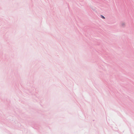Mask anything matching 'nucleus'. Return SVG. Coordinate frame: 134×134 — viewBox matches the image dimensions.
<instances>
[{
  "label": "nucleus",
  "instance_id": "nucleus-1",
  "mask_svg": "<svg viewBox=\"0 0 134 134\" xmlns=\"http://www.w3.org/2000/svg\"><path fill=\"white\" fill-rule=\"evenodd\" d=\"M102 18H103V19H104L105 18L104 17V16H102Z\"/></svg>",
  "mask_w": 134,
  "mask_h": 134
}]
</instances>
